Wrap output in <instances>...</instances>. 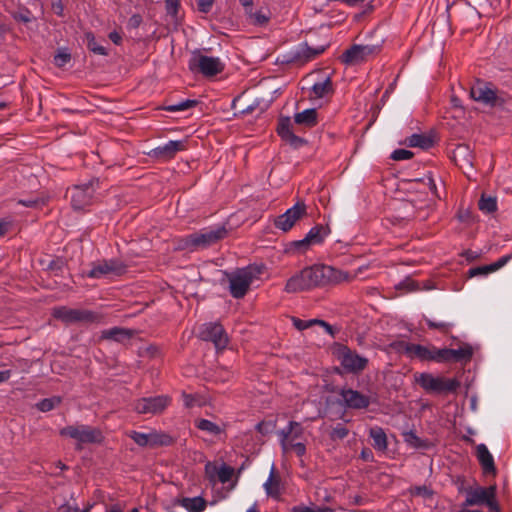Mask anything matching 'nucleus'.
Returning a JSON list of instances; mask_svg holds the SVG:
<instances>
[{"label": "nucleus", "mask_w": 512, "mask_h": 512, "mask_svg": "<svg viewBox=\"0 0 512 512\" xmlns=\"http://www.w3.org/2000/svg\"><path fill=\"white\" fill-rule=\"evenodd\" d=\"M53 9H54L55 13H57L58 15H62L63 5H62L61 1L53 3Z\"/></svg>", "instance_id": "774afa93"}, {"label": "nucleus", "mask_w": 512, "mask_h": 512, "mask_svg": "<svg viewBox=\"0 0 512 512\" xmlns=\"http://www.w3.org/2000/svg\"><path fill=\"white\" fill-rule=\"evenodd\" d=\"M497 270H499V269L496 268L495 263H492V264H489L486 266L474 268L470 272H471V275H477V274L486 275L488 273L495 272Z\"/></svg>", "instance_id": "603ef678"}, {"label": "nucleus", "mask_w": 512, "mask_h": 512, "mask_svg": "<svg viewBox=\"0 0 512 512\" xmlns=\"http://www.w3.org/2000/svg\"><path fill=\"white\" fill-rule=\"evenodd\" d=\"M296 124L304 127H313L317 124V111L314 108L306 109L294 115Z\"/></svg>", "instance_id": "bb28decb"}, {"label": "nucleus", "mask_w": 512, "mask_h": 512, "mask_svg": "<svg viewBox=\"0 0 512 512\" xmlns=\"http://www.w3.org/2000/svg\"><path fill=\"white\" fill-rule=\"evenodd\" d=\"M404 441L412 448H425L427 446L413 431L404 433Z\"/></svg>", "instance_id": "a19ab883"}, {"label": "nucleus", "mask_w": 512, "mask_h": 512, "mask_svg": "<svg viewBox=\"0 0 512 512\" xmlns=\"http://www.w3.org/2000/svg\"><path fill=\"white\" fill-rule=\"evenodd\" d=\"M195 425L199 430L211 436H219L223 433V428L220 425L207 419H197Z\"/></svg>", "instance_id": "7c9ffc66"}, {"label": "nucleus", "mask_w": 512, "mask_h": 512, "mask_svg": "<svg viewBox=\"0 0 512 512\" xmlns=\"http://www.w3.org/2000/svg\"><path fill=\"white\" fill-rule=\"evenodd\" d=\"M479 209L484 213H492L497 210V200L495 197L482 195L479 200Z\"/></svg>", "instance_id": "c9c22d12"}, {"label": "nucleus", "mask_w": 512, "mask_h": 512, "mask_svg": "<svg viewBox=\"0 0 512 512\" xmlns=\"http://www.w3.org/2000/svg\"><path fill=\"white\" fill-rule=\"evenodd\" d=\"M185 149V140H171L163 145H159L156 148L152 149L148 153V155L159 161H167L172 159L177 152L183 151Z\"/></svg>", "instance_id": "dca6fc26"}, {"label": "nucleus", "mask_w": 512, "mask_h": 512, "mask_svg": "<svg viewBox=\"0 0 512 512\" xmlns=\"http://www.w3.org/2000/svg\"><path fill=\"white\" fill-rule=\"evenodd\" d=\"M466 506H474V505H485L492 512H499V506L496 501V487H476L470 489L466 493L465 499Z\"/></svg>", "instance_id": "39448f33"}, {"label": "nucleus", "mask_w": 512, "mask_h": 512, "mask_svg": "<svg viewBox=\"0 0 512 512\" xmlns=\"http://www.w3.org/2000/svg\"><path fill=\"white\" fill-rule=\"evenodd\" d=\"M60 435L70 437L79 444L100 443L103 439L99 429L88 425H71L60 430Z\"/></svg>", "instance_id": "423d86ee"}, {"label": "nucleus", "mask_w": 512, "mask_h": 512, "mask_svg": "<svg viewBox=\"0 0 512 512\" xmlns=\"http://www.w3.org/2000/svg\"><path fill=\"white\" fill-rule=\"evenodd\" d=\"M349 431L343 424H337L330 432L332 440H341L347 437Z\"/></svg>", "instance_id": "a18cd8bd"}, {"label": "nucleus", "mask_w": 512, "mask_h": 512, "mask_svg": "<svg viewBox=\"0 0 512 512\" xmlns=\"http://www.w3.org/2000/svg\"><path fill=\"white\" fill-rule=\"evenodd\" d=\"M214 0H198V8L201 12L207 13L211 10Z\"/></svg>", "instance_id": "6e6d98bb"}, {"label": "nucleus", "mask_w": 512, "mask_h": 512, "mask_svg": "<svg viewBox=\"0 0 512 512\" xmlns=\"http://www.w3.org/2000/svg\"><path fill=\"white\" fill-rule=\"evenodd\" d=\"M380 49L381 46L376 44L353 45L343 53L342 58L346 64H359L378 54Z\"/></svg>", "instance_id": "9b49d317"}, {"label": "nucleus", "mask_w": 512, "mask_h": 512, "mask_svg": "<svg viewBox=\"0 0 512 512\" xmlns=\"http://www.w3.org/2000/svg\"><path fill=\"white\" fill-rule=\"evenodd\" d=\"M71 60V55L66 49H60L54 56V64L57 67L65 66Z\"/></svg>", "instance_id": "c03bdc74"}, {"label": "nucleus", "mask_w": 512, "mask_h": 512, "mask_svg": "<svg viewBox=\"0 0 512 512\" xmlns=\"http://www.w3.org/2000/svg\"><path fill=\"white\" fill-rule=\"evenodd\" d=\"M133 331L126 328L114 327L111 329L104 330L102 332V338L111 339L117 342H123L132 337Z\"/></svg>", "instance_id": "cd10ccee"}, {"label": "nucleus", "mask_w": 512, "mask_h": 512, "mask_svg": "<svg viewBox=\"0 0 512 512\" xmlns=\"http://www.w3.org/2000/svg\"><path fill=\"white\" fill-rule=\"evenodd\" d=\"M170 401L167 395L141 398L135 401L134 410L139 414H160L169 406Z\"/></svg>", "instance_id": "1a4fd4ad"}, {"label": "nucleus", "mask_w": 512, "mask_h": 512, "mask_svg": "<svg viewBox=\"0 0 512 512\" xmlns=\"http://www.w3.org/2000/svg\"><path fill=\"white\" fill-rule=\"evenodd\" d=\"M455 157H463L466 163L472 166V156L467 146H458L455 150Z\"/></svg>", "instance_id": "09e8293b"}, {"label": "nucleus", "mask_w": 512, "mask_h": 512, "mask_svg": "<svg viewBox=\"0 0 512 512\" xmlns=\"http://www.w3.org/2000/svg\"><path fill=\"white\" fill-rule=\"evenodd\" d=\"M125 265L115 259L103 260L92 264V268L87 273L90 278H101L105 276L121 275L125 272Z\"/></svg>", "instance_id": "ddd939ff"}, {"label": "nucleus", "mask_w": 512, "mask_h": 512, "mask_svg": "<svg viewBox=\"0 0 512 512\" xmlns=\"http://www.w3.org/2000/svg\"><path fill=\"white\" fill-rule=\"evenodd\" d=\"M218 470H219V468L211 462H208L205 465V474L211 482L216 481Z\"/></svg>", "instance_id": "864d4df0"}, {"label": "nucleus", "mask_w": 512, "mask_h": 512, "mask_svg": "<svg viewBox=\"0 0 512 512\" xmlns=\"http://www.w3.org/2000/svg\"><path fill=\"white\" fill-rule=\"evenodd\" d=\"M261 269L257 266H247L227 274L229 291L234 298H242L252 282L259 277Z\"/></svg>", "instance_id": "f03ea898"}, {"label": "nucleus", "mask_w": 512, "mask_h": 512, "mask_svg": "<svg viewBox=\"0 0 512 512\" xmlns=\"http://www.w3.org/2000/svg\"><path fill=\"white\" fill-rule=\"evenodd\" d=\"M10 223L7 221H0V237H2L9 229Z\"/></svg>", "instance_id": "338daca9"}, {"label": "nucleus", "mask_w": 512, "mask_h": 512, "mask_svg": "<svg viewBox=\"0 0 512 512\" xmlns=\"http://www.w3.org/2000/svg\"><path fill=\"white\" fill-rule=\"evenodd\" d=\"M200 338L211 341L217 349H223L228 343V337L223 327L218 323H206L200 330Z\"/></svg>", "instance_id": "4468645a"}, {"label": "nucleus", "mask_w": 512, "mask_h": 512, "mask_svg": "<svg viewBox=\"0 0 512 512\" xmlns=\"http://www.w3.org/2000/svg\"><path fill=\"white\" fill-rule=\"evenodd\" d=\"M476 455L484 473L495 474L496 468L494 458L485 444L477 445Z\"/></svg>", "instance_id": "4be33fe9"}, {"label": "nucleus", "mask_w": 512, "mask_h": 512, "mask_svg": "<svg viewBox=\"0 0 512 512\" xmlns=\"http://www.w3.org/2000/svg\"><path fill=\"white\" fill-rule=\"evenodd\" d=\"M226 234L224 228L205 229L197 233L190 234L185 239V248L197 249L207 247Z\"/></svg>", "instance_id": "6e6552de"}, {"label": "nucleus", "mask_w": 512, "mask_h": 512, "mask_svg": "<svg viewBox=\"0 0 512 512\" xmlns=\"http://www.w3.org/2000/svg\"><path fill=\"white\" fill-rule=\"evenodd\" d=\"M340 396L346 407L364 409L370 404V397L353 389H342Z\"/></svg>", "instance_id": "a211bd4d"}, {"label": "nucleus", "mask_w": 512, "mask_h": 512, "mask_svg": "<svg viewBox=\"0 0 512 512\" xmlns=\"http://www.w3.org/2000/svg\"><path fill=\"white\" fill-rule=\"evenodd\" d=\"M414 380L426 392L435 394L453 392L460 386L455 378L435 376L427 372L414 374Z\"/></svg>", "instance_id": "7ed1b4c3"}, {"label": "nucleus", "mask_w": 512, "mask_h": 512, "mask_svg": "<svg viewBox=\"0 0 512 512\" xmlns=\"http://www.w3.org/2000/svg\"><path fill=\"white\" fill-rule=\"evenodd\" d=\"M369 436L372 438V445L376 450L383 452L387 449V436L381 427H372Z\"/></svg>", "instance_id": "c756f323"}, {"label": "nucleus", "mask_w": 512, "mask_h": 512, "mask_svg": "<svg viewBox=\"0 0 512 512\" xmlns=\"http://www.w3.org/2000/svg\"><path fill=\"white\" fill-rule=\"evenodd\" d=\"M407 144L410 147H419L422 149H427L432 146V139L423 134H412L406 140Z\"/></svg>", "instance_id": "2f4dec72"}, {"label": "nucleus", "mask_w": 512, "mask_h": 512, "mask_svg": "<svg viewBox=\"0 0 512 512\" xmlns=\"http://www.w3.org/2000/svg\"><path fill=\"white\" fill-rule=\"evenodd\" d=\"M290 450H294L298 456H303L306 453V447L302 442L291 444Z\"/></svg>", "instance_id": "4d7b16f0"}, {"label": "nucleus", "mask_w": 512, "mask_h": 512, "mask_svg": "<svg viewBox=\"0 0 512 512\" xmlns=\"http://www.w3.org/2000/svg\"><path fill=\"white\" fill-rule=\"evenodd\" d=\"M109 38L110 40L114 43V44H120L121 43V40H122V37L121 35L116 32V31H112L109 33Z\"/></svg>", "instance_id": "0e129e2a"}, {"label": "nucleus", "mask_w": 512, "mask_h": 512, "mask_svg": "<svg viewBox=\"0 0 512 512\" xmlns=\"http://www.w3.org/2000/svg\"><path fill=\"white\" fill-rule=\"evenodd\" d=\"M425 321L429 328L437 329L442 332H448L454 326V324L450 322L436 321L429 318H425Z\"/></svg>", "instance_id": "79ce46f5"}, {"label": "nucleus", "mask_w": 512, "mask_h": 512, "mask_svg": "<svg viewBox=\"0 0 512 512\" xmlns=\"http://www.w3.org/2000/svg\"><path fill=\"white\" fill-rule=\"evenodd\" d=\"M411 493L415 496H420L425 500H430L433 497V491L427 486H417L411 490Z\"/></svg>", "instance_id": "de8ad7c7"}, {"label": "nucleus", "mask_w": 512, "mask_h": 512, "mask_svg": "<svg viewBox=\"0 0 512 512\" xmlns=\"http://www.w3.org/2000/svg\"><path fill=\"white\" fill-rule=\"evenodd\" d=\"M278 133L281 137L287 139L292 138L293 140H300V137L293 134V132L290 129V119L285 118L280 121L278 126Z\"/></svg>", "instance_id": "4c0bfd02"}, {"label": "nucleus", "mask_w": 512, "mask_h": 512, "mask_svg": "<svg viewBox=\"0 0 512 512\" xmlns=\"http://www.w3.org/2000/svg\"><path fill=\"white\" fill-rule=\"evenodd\" d=\"M232 475L233 469L226 465H222L221 467H219V470L217 471V479L221 483L228 482L231 479Z\"/></svg>", "instance_id": "49530a36"}, {"label": "nucleus", "mask_w": 512, "mask_h": 512, "mask_svg": "<svg viewBox=\"0 0 512 512\" xmlns=\"http://www.w3.org/2000/svg\"><path fill=\"white\" fill-rule=\"evenodd\" d=\"M338 358L344 369L350 372H359L365 369L368 359L358 355L348 348L339 350Z\"/></svg>", "instance_id": "f3484780"}, {"label": "nucleus", "mask_w": 512, "mask_h": 512, "mask_svg": "<svg viewBox=\"0 0 512 512\" xmlns=\"http://www.w3.org/2000/svg\"><path fill=\"white\" fill-rule=\"evenodd\" d=\"M325 50V46H318L315 48L309 47L306 43L301 44L296 53L294 58L303 62L309 61L313 59L314 57L320 55Z\"/></svg>", "instance_id": "a878e982"}, {"label": "nucleus", "mask_w": 512, "mask_h": 512, "mask_svg": "<svg viewBox=\"0 0 512 512\" xmlns=\"http://www.w3.org/2000/svg\"><path fill=\"white\" fill-rule=\"evenodd\" d=\"M328 229L322 225H317L309 230L305 238L295 241L293 245L299 250H306L310 245L320 244L328 235Z\"/></svg>", "instance_id": "6ab92c4d"}, {"label": "nucleus", "mask_w": 512, "mask_h": 512, "mask_svg": "<svg viewBox=\"0 0 512 512\" xmlns=\"http://www.w3.org/2000/svg\"><path fill=\"white\" fill-rule=\"evenodd\" d=\"M470 95L475 101L484 104H493L496 100V94L491 87L480 81L471 87Z\"/></svg>", "instance_id": "aec40b11"}, {"label": "nucleus", "mask_w": 512, "mask_h": 512, "mask_svg": "<svg viewBox=\"0 0 512 512\" xmlns=\"http://www.w3.org/2000/svg\"><path fill=\"white\" fill-rule=\"evenodd\" d=\"M142 22V18L138 14H134L129 18L128 26L130 28H137Z\"/></svg>", "instance_id": "bf43d9fd"}, {"label": "nucleus", "mask_w": 512, "mask_h": 512, "mask_svg": "<svg viewBox=\"0 0 512 512\" xmlns=\"http://www.w3.org/2000/svg\"><path fill=\"white\" fill-rule=\"evenodd\" d=\"M355 276L329 265L315 264L293 274L287 280L284 291L287 293L310 291L320 286L348 282L354 279Z\"/></svg>", "instance_id": "f257e3e1"}, {"label": "nucleus", "mask_w": 512, "mask_h": 512, "mask_svg": "<svg viewBox=\"0 0 512 512\" xmlns=\"http://www.w3.org/2000/svg\"><path fill=\"white\" fill-rule=\"evenodd\" d=\"M19 204L26 207H35L39 204L38 199H29V200H19Z\"/></svg>", "instance_id": "e2e57ef3"}, {"label": "nucleus", "mask_w": 512, "mask_h": 512, "mask_svg": "<svg viewBox=\"0 0 512 512\" xmlns=\"http://www.w3.org/2000/svg\"><path fill=\"white\" fill-rule=\"evenodd\" d=\"M303 431L299 422L290 421L285 428L277 432L283 452L290 451L291 444L298 442L297 440L302 437Z\"/></svg>", "instance_id": "2eb2a0df"}, {"label": "nucleus", "mask_w": 512, "mask_h": 512, "mask_svg": "<svg viewBox=\"0 0 512 512\" xmlns=\"http://www.w3.org/2000/svg\"><path fill=\"white\" fill-rule=\"evenodd\" d=\"M52 315L55 319L65 324L93 323L100 320L99 315L91 310L75 309L66 306L53 308Z\"/></svg>", "instance_id": "20e7f679"}, {"label": "nucleus", "mask_w": 512, "mask_h": 512, "mask_svg": "<svg viewBox=\"0 0 512 512\" xmlns=\"http://www.w3.org/2000/svg\"><path fill=\"white\" fill-rule=\"evenodd\" d=\"M473 353V347L464 343L457 349H450V362H468L471 360Z\"/></svg>", "instance_id": "393cba45"}, {"label": "nucleus", "mask_w": 512, "mask_h": 512, "mask_svg": "<svg viewBox=\"0 0 512 512\" xmlns=\"http://www.w3.org/2000/svg\"><path fill=\"white\" fill-rule=\"evenodd\" d=\"M275 468L272 466L270 474L263 487L268 496L278 497L279 495V481L275 479Z\"/></svg>", "instance_id": "473e14b6"}, {"label": "nucleus", "mask_w": 512, "mask_h": 512, "mask_svg": "<svg viewBox=\"0 0 512 512\" xmlns=\"http://www.w3.org/2000/svg\"><path fill=\"white\" fill-rule=\"evenodd\" d=\"M271 100L265 99H255L252 104L248 105L243 112H252L254 110H259V112H264L270 106Z\"/></svg>", "instance_id": "37998d69"}, {"label": "nucleus", "mask_w": 512, "mask_h": 512, "mask_svg": "<svg viewBox=\"0 0 512 512\" xmlns=\"http://www.w3.org/2000/svg\"><path fill=\"white\" fill-rule=\"evenodd\" d=\"M196 104H197L196 100L187 99V100L179 101L174 104L167 105L164 107V109L168 112H180V111L188 110V109L194 107Z\"/></svg>", "instance_id": "e433bc0d"}, {"label": "nucleus", "mask_w": 512, "mask_h": 512, "mask_svg": "<svg viewBox=\"0 0 512 512\" xmlns=\"http://www.w3.org/2000/svg\"><path fill=\"white\" fill-rule=\"evenodd\" d=\"M314 324H318V325H321L322 327H324L325 331L332 335L333 334V330H332V327L322 321V320H317V319H313V320H300V319H294V325L299 329V330H305L307 328H309L310 326L314 325Z\"/></svg>", "instance_id": "72a5a7b5"}, {"label": "nucleus", "mask_w": 512, "mask_h": 512, "mask_svg": "<svg viewBox=\"0 0 512 512\" xmlns=\"http://www.w3.org/2000/svg\"><path fill=\"white\" fill-rule=\"evenodd\" d=\"M304 215H306V205L304 202H297L293 207L286 210L285 213L279 215L274 220V225L281 231L287 232Z\"/></svg>", "instance_id": "f8f14e48"}, {"label": "nucleus", "mask_w": 512, "mask_h": 512, "mask_svg": "<svg viewBox=\"0 0 512 512\" xmlns=\"http://www.w3.org/2000/svg\"><path fill=\"white\" fill-rule=\"evenodd\" d=\"M331 92H332V82L329 77H326L325 79L313 84V86L311 88L310 97L312 99H319V98H323L324 96L330 94Z\"/></svg>", "instance_id": "c85d7f7f"}, {"label": "nucleus", "mask_w": 512, "mask_h": 512, "mask_svg": "<svg viewBox=\"0 0 512 512\" xmlns=\"http://www.w3.org/2000/svg\"><path fill=\"white\" fill-rule=\"evenodd\" d=\"M78 506L76 504L74 505H71V504H63L61 505L59 508H58V511L57 512H78Z\"/></svg>", "instance_id": "052dcab7"}, {"label": "nucleus", "mask_w": 512, "mask_h": 512, "mask_svg": "<svg viewBox=\"0 0 512 512\" xmlns=\"http://www.w3.org/2000/svg\"><path fill=\"white\" fill-rule=\"evenodd\" d=\"M129 437H131L136 444L142 447L166 444V441L163 439L167 438V436L160 435L157 432L142 433L137 431H131L129 433Z\"/></svg>", "instance_id": "412c9836"}, {"label": "nucleus", "mask_w": 512, "mask_h": 512, "mask_svg": "<svg viewBox=\"0 0 512 512\" xmlns=\"http://www.w3.org/2000/svg\"><path fill=\"white\" fill-rule=\"evenodd\" d=\"M71 205L75 210H81L92 203L95 193V181L76 185L69 190Z\"/></svg>", "instance_id": "9d476101"}, {"label": "nucleus", "mask_w": 512, "mask_h": 512, "mask_svg": "<svg viewBox=\"0 0 512 512\" xmlns=\"http://www.w3.org/2000/svg\"><path fill=\"white\" fill-rule=\"evenodd\" d=\"M432 350L433 346H423L420 344H407L405 346V352L411 358H417L421 361H432Z\"/></svg>", "instance_id": "5701e85b"}, {"label": "nucleus", "mask_w": 512, "mask_h": 512, "mask_svg": "<svg viewBox=\"0 0 512 512\" xmlns=\"http://www.w3.org/2000/svg\"><path fill=\"white\" fill-rule=\"evenodd\" d=\"M413 156V153L406 149H397L392 152L391 158L396 161L408 160Z\"/></svg>", "instance_id": "3c124183"}, {"label": "nucleus", "mask_w": 512, "mask_h": 512, "mask_svg": "<svg viewBox=\"0 0 512 512\" xmlns=\"http://www.w3.org/2000/svg\"><path fill=\"white\" fill-rule=\"evenodd\" d=\"M165 4L167 13L175 16L178 12L179 0H165Z\"/></svg>", "instance_id": "5fc2aeb1"}, {"label": "nucleus", "mask_w": 512, "mask_h": 512, "mask_svg": "<svg viewBox=\"0 0 512 512\" xmlns=\"http://www.w3.org/2000/svg\"><path fill=\"white\" fill-rule=\"evenodd\" d=\"M61 402L60 397H52V398H46L41 401H39L36 404V407L38 410L42 412H48L52 409H54L57 405H59Z\"/></svg>", "instance_id": "58836bf2"}, {"label": "nucleus", "mask_w": 512, "mask_h": 512, "mask_svg": "<svg viewBox=\"0 0 512 512\" xmlns=\"http://www.w3.org/2000/svg\"><path fill=\"white\" fill-rule=\"evenodd\" d=\"M182 398H183V404L186 408H193V407L202 405V402L200 401V399H198L194 395L183 393Z\"/></svg>", "instance_id": "8fccbe9b"}, {"label": "nucleus", "mask_w": 512, "mask_h": 512, "mask_svg": "<svg viewBox=\"0 0 512 512\" xmlns=\"http://www.w3.org/2000/svg\"><path fill=\"white\" fill-rule=\"evenodd\" d=\"M189 68L205 76H214L223 70L224 64L218 57L193 53L189 60Z\"/></svg>", "instance_id": "0eeeda50"}, {"label": "nucleus", "mask_w": 512, "mask_h": 512, "mask_svg": "<svg viewBox=\"0 0 512 512\" xmlns=\"http://www.w3.org/2000/svg\"><path fill=\"white\" fill-rule=\"evenodd\" d=\"M178 504L188 512H203L206 508V501L201 496L183 497L177 500Z\"/></svg>", "instance_id": "b1692460"}, {"label": "nucleus", "mask_w": 512, "mask_h": 512, "mask_svg": "<svg viewBox=\"0 0 512 512\" xmlns=\"http://www.w3.org/2000/svg\"><path fill=\"white\" fill-rule=\"evenodd\" d=\"M292 512H330V511L314 509V508L307 507V506H295V507H293Z\"/></svg>", "instance_id": "13d9d810"}, {"label": "nucleus", "mask_w": 512, "mask_h": 512, "mask_svg": "<svg viewBox=\"0 0 512 512\" xmlns=\"http://www.w3.org/2000/svg\"><path fill=\"white\" fill-rule=\"evenodd\" d=\"M432 361L437 363H447L450 362V349L449 348H442L438 349L435 346H433L432 350Z\"/></svg>", "instance_id": "ea45409f"}, {"label": "nucleus", "mask_w": 512, "mask_h": 512, "mask_svg": "<svg viewBox=\"0 0 512 512\" xmlns=\"http://www.w3.org/2000/svg\"><path fill=\"white\" fill-rule=\"evenodd\" d=\"M85 40H86L88 49L90 51H92L93 53L103 55V56L108 54L106 48L97 43L93 33L87 32L85 34Z\"/></svg>", "instance_id": "f704fd0d"}, {"label": "nucleus", "mask_w": 512, "mask_h": 512, "mask_svg": "<svg viewBox=\"0 0 512 512\" xmlns=\"http://www.w3.org/2000/svg\"><path fill=\"white\" fill-rule=\"evenodd\" d=\"M11 370L0 371V383L6 382L11 377Z\"/></svg>", "instance_id": "69168bd1"}, {"label": "nucleus", "mask_w": 512, "mask_h": 512, "mask_svg": "<svg viewBox=\"0 0 512 512\" xmlns=\"http://www.w3.org/2000/svg\"><path fill=\"white\" fill-rule=\"evenodd\" d=\"M510 259H512V254L502 256L501 258L494 262L496 268L500 269L504 267L510 261Z\"/></svg>", "instance_id": "680f3d73"}]
</instances>
